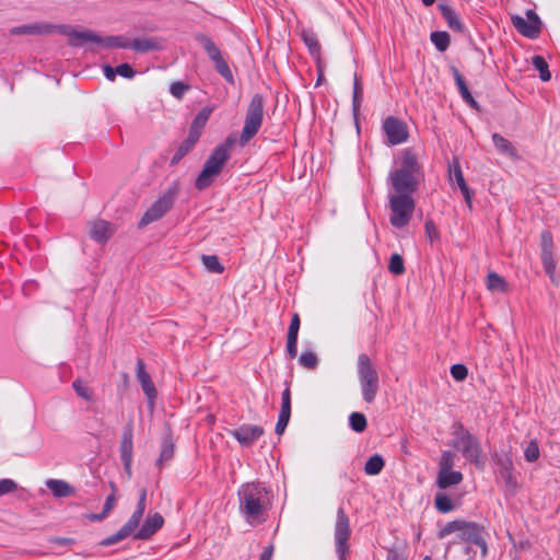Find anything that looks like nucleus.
Listing matches in <instances>:
<instances>
[{
	"instance_id": "1",
	"label": "nucleus",
	"mask_w": 560,
	"mask_h": 560,
	"mask_svg": "<svg viewBox=\"0 0 560 560\" xmlns=\"http://www.w3.org/2000/svg\"><path fill=\"white\" fill-rule=\"evenodd\" d=\"M240 512L248 524L261 523L271 504V491L262 482H247L237 491Z\"/></svg>"
},
{
	"instance_id": "2",
	"label": "nucleus",
	"mask_w": 560,
	"mask_h": 560,
	"mask_svg": "<svg viewBox=\"0 0 560 560\" xmlns=\"http://www.w3.org/2000/svg\"><path fill=\"white\" fill-rule=\"evenodd\" d=\"M422 167L416 155L405 150L396 161V167L388 174V182L395 194H407L413 196L422 179Z\"/></svg>"
},
{
	"instance_id": "3",
	"label": "nucleus",
	"mask_w": 560,
	"mask_h": 560,
	"mask_svg": "<svg viewBox=\"0 0 560 560\" xmlns=\"http://www.w3.org/2000/svg\"><path fill=\"white\" fill-rule=\"evenodd\" d=\"M453 442L452 445L462 456L477 468L482 469L485 460L482 458V447L477 436L471 434L462 422H455L452 425Z\"/></svg>"
},
{
	"instance_id": "4",
	"label": "nucleus",
	"mask_w": 560,
	"mask_h": 560,
	"mask_svg": "<svg viewBox=\"0 0 560 560\" xmlns=\"http://www.w3.org/2000/svg\"><path fill=\"white\" fill-rule=\"evenodd\" d=\"M264 119V97L260 94H254L247 106L244 119V126L237 138L241 147L246 145L259 131Z\"/></svg>"
},
{
	"instance_id": "5",
	"label": "nucleus",
	"mask_w": 560,
	"mask_h": 560,
	"mask_svg": "<svg viewBox=\"0 0 560 560\" xmlns=\"http://www.w3.org/2000/svg\"><path fill=\"white\" fill-rule=\"evenodd\" d=\"M358 378L363 400L368 404L373 402L380 389V378L370 357L365 353L358 357Z\"/></svg>"
},
{
	"instance_id": "6",
	"label": "nucleus",
	"mask_w": 560,
	"mask_h": 560,
	"mask_svg": "<svg viewBox=\"0 0 560 560\" xmlns=\"http://www.w3.org/2000/svg\"><path fill=\"white\" fill-rule=\"evenodd\" d=\"M388 206L390 209V224L396 229L407 226L416 208L413 197L407 194H389Z\"/></svg>"
},
{
	"instance_id": "7",
	"label": "nucleus",
	"mask_w": 560,
	"mask_h": 560,
	"mask_svg": "<svg viewBox=\"0 0 560 560\" xmlns=\"http://www.w3.org/2000/svg\"><path fill=\"white\" fill-rule=\"evenodd\" d=\"M229 159L230 153H224L223 150H217L214 148L206 160L201 172L196 178V189L203 190L208 188L213 183L214 177L220 174Z\"/></svg>"
},
{
	"instance_id": "8",
	"label": "nucleus",
	"mask_w": 560,
	"mask_h": 560,
	"mask_svg": "<svg viewBox=\"0 0 560 560\" xmlns=\"http://www.w3.org/2000/svg\"><path fill=\"white\" fill-rule=\"evenodd\" d=\"M178 190L177 183H173L163 194L147 209L138 223V228H144L148 224L160 220L173 207L175 195Z\"/></svg>"
},
{
	"instance_id": "9",
	"label": "nucleus",
	"mask_w": 560,
	"mask_h": 560,
	"mask_svg": "<svg viewBox=\"0 0 560 560\" xmlns=\"http://www.w3.org/2000/svg\"><path fill=\"white\" fill-rule=\"evenodd\" d=\"M51 28H57L59 33L65 34L68 36V43L71 46L74 47H81L85 43H100L102 40V37L98 36L96 33L88 30H75L72 26L67 25H58V26H46V25H39L37 23V34L43 33H50Z\"/></svg>"
},
{
	"instance_id": "10",
	"label": "nucleus",
	"mask_w": 560,
	"mask_h": 560,
	"mask_svg": "<svg viewBox=\"0 0 560 560\" xmlns=\"http://www.w3.org/2000/svg\"><path fill=\"white\" fill-rule=\"evenodd\" d=\"M335 544L336 553L339 560H347L349 551L350 523L349 517L342 508L337 511V520L335 524Z\"/></svg>"
},
{
	"instance_id": "11",
	"label": "nucleus",
	"mask_w": 560,
	"mask_h": 560,
	"mask_svg": "<svg viewBox=\"0 0 560 560\" xmlns=\"http://www.w3.org/2000/svg\"><path fill=\"white\" fill-rule=\"evenodd\" d=\"M526 18L527 19L521 15H513L511 21L520 34L527 38L535 39L541 32L542 22L538 14L530 9L526 11Z\"/></svg>"
},
{
	"instance_id": "12",
	"label": "nucleus",
	"mask_w": 560,
	"mask_h": 560,
	"mask_svg": "<svg viewBox=\"0 0 560 560\" xmlns=\"http://www.w3.org/2000/svg\"><path fill=\"white\" fill-rule=\"evenodd\" d=\"M382 128L386 136V142L389 145H398L408 140L409 133L407 124L395 116L386 117L383 120Z\"/></svg>"
},
{
	"instance_id": "13",
	"label": "nucleus",
	"mask_w": 560,
	"mask_h": 560,
	"mask_svg": "<svg viewBox=\"0 0 560 560\" xmlns=\"http://www.w3.org/2000/svg\"><path fill=\"white\" fill-rule=\"evenodd\" d=\"M485 536V527L475 522H466L462 532L457 534L459 540L478 547L482 557H486L488 552V546Z\"/></svg>"
},
{
	"instance_id": "14",
	"label": "nucleus",
	"mask_w": 560,
	"mask_h": 560,
	"mask_svg": "<svg viewBox=\"0 0 560 560\" xmlns=\"http://www.w3.org/2000/svg\"><path fill=\"white\" fill-rule=\"evenodd\" d=\"M144 511L145 510L136 508L135 512L126 522V524H124L117 533L104 538L100 545L103 547H108L129 537L139 527Z\"/></svg>"
},
{
	"instance_id": "15",
	"label": "nucleus",
	"mask_w": 560,
	"mask_h": 560,
	"mask_svg": "<svg viewBox=\"0 0 560 560\" xmlns=\"http://www.w3.org/2000/svg\"><path fill=\"white\" fill-rule=\"evenodd\" d=\"M264 429L256 424H243L231 431V435L243 446H252L261 435Z\"/></svg>"
},
{
	"instance_id": "16",
	"label": "nucleus",
	"mask_w": 560,
	"mask_h": 560,
	"mask_svg": "<svg viewBox=\"0 0 560 560\" xmlns=\"http://www.w3.org/2000/svg\"><path fill=\"white\" fill-rule=\"evenodd\" d=\"M137 378L148 399L149 407L152 409L154 407L158 392L150 374L145 371L144 363L141 359L137 360Z\"/></svg>"
},
{
	"instance_id": "17",
	"label": "nucleus",
	"mask_w": 560,
	"mask_h": 560,
	"mask_svg": "<svg viewBox=\"0 0 560 560\" xmlns=\"http://www.w3.org/2000/svg\"><path fill=\"white\" fill-rule=\"evenodd\" d=\"M448 177L451 182H455L457 184L466 203L470 208L472 201V192L464 178L463 171L457 159H454L448 164Z\"/></svg>"
},
{
	"instance_id": "18",
	"label": "nucleus",
	"mask_w": 560,
	"mask_h": 560,
	"mask_svg": "<svg viewBox=\"0 0 560 560\" xmlns=\"http://www.w3.org/2000/svg\"><path fill=\"white\" fill-rule=\"evenodd\" d=\"M291 416V393L290 388L287 387L282 392V398H281V409L278 416V421L276 423L275 431L277 434L281 435L285 428L288 427V423L290 421Z\"/></svg>"
},
{
	"instance_id": "19",
	"label": "nucleus",
	"mask_w": 560,
	"mask_h": 560,
	"mask_svg": "<svg viewBox=\"0 0 560 560\" xmlns=\"http://www.w3.org/2000/svg\"><path fill=\"white\" fill-rule=\"evenodd\" d=\"M164 520L161 514L154 513L151 516H148L144 520V523L142 526L136 532L135 538L136 539H148L153 534H155L162 526H163Z\"/></svg>"
},
{
	"instance_id": "20",
	"label": "nucleus",
	"mask_w": 560,
	"mask_h": 560,
	"mask_svg": "<svg viewBox=\"0 0 560 560\" xmlns=\"http://www.w3.org/2000/svg\"><path fill=\"white\" fill-rule=\"evenodd\" d=\"M211 114V109L208 107L202 108L198 112V114L195 116L190 124L189 133L187 137V140H189L192 143H197L199 140L201 132L209 119V116Z\"/></svg>"
},
{
	"instance_id": "21",
	"label": "nucleus",
	"mask_w": 560,
	"mask_h": 560,
	"mask_svg": "<svg viewBox=\"0 0 560 560\" xmlns=\"http://www.w3.org/2000/svg\"><path fill=\"white\" fill-rule=\"evenodd\" d=\"M438 8L441 12L442 18L445 20L447 26L454 32H463L464 24L462 23L458 14L450 4L444 0H440Z\"/></svg>"
},
{
	"instance_id": "22",
	"label": "nucleus",
	"mask_w": 560,
	"mask_h": 560,
	"mask_svg": "<svg viewBox=\"0 0 560 560\" xmlns=\"http://www.w3.org/2000/svg\"><path fill=\"white\" fill-rule=\"evenodd\" d=\"M451 71H452L453 78L455 80L456 86L458 89V92H459L463 101L466 104H468L471 108H478L479 104L471 95V93L466 84V81H465L464 77L460 74V72L458 71V69L453 66V67H451Z\"/></svg>"
},
{
	"instance_id": "23",
	"label": "nucleus",
	"mask_w": 560,
	"mask_h": 560,
	"mask_svg": "<svg viewBox=\"0 0 560 560\" xmlns=\"http://www.w3.org/2000/svg\"><path fill=\"white\" fill-rule=\"evenodd\" d=\"M463 481V474L458 470H439L436 476V486L445 490L452 486H456Z\"/></svg>"
},
{
	"instance_id": "24",
	"label": "nucleus",
	"mask_w": 560,
	"mask_h": 560,
	"mask_svg": "<svg viewBox=\"0 0 560 560\" xmlns=\"http://www.w3.org/2000/svg\"><path fill=\"white\" fill-rule=\"evenodd\" d=\"M132 432L125 431L120 442V457L124 463L125 469L130 472L131 462H132Z\"/></svg>"
},
{
	"instance_id": "25",
	"label": "nucleus",
	"mask_w": 560,
	"mask_h": 560,
	"mask_svg": "<svg viewBox=\"0 0 560 560\" xmlns=\"http://www.w3.org/2000/svg\"><path fill=\"white\" fill-rule=\"evenodd\" d=\"M195 40L202 46L205 51L207 52L209 59L213 62L214 60L222 57L221 50L218 48L215 43L212 40L211 37L203 33H197L195 35Z\"/></svg>"
},
{
	"instance_id": "26",
	"label": "nucleus",
	"mask_w": 560,
	"mask_h": 560,
	"mask_svg": "<svg viewBox=\"0 0 560 560\" xmlns=\"http://www.w3.org/2000/svg\"><path fill=\"white\" fill-rule=\"evenodd\" d=\"M110 224L104 220L95 221L91 229V237L97 243L104 244L112 236Z\"/></svg>"
},
{
	"instance_id": "27",
	"label": "nucleus",
	"mask_w": 560,
	"mask_h": 560,
	"mask_svg": "<svg viewBox=\"0 0 560 560\" xmlns=\"http://www.w3.org/2000/svg\"><path fill=\"white\" fill-rule=\"evenodd\" d=\"M46 486L56 498H66L73 493V488L61 479H48Z\"/></svg>"
},
{
	"instance_id": "28",
	"label": "nucleus",
	"mask_w": 560,
	"mask_h": 560,
	"mask_svg": "<svg viewBox=\"0 0 560 560\" xmlns=\"http://www.w3.org/2000/svg\"><path fill=\"white\" fill-rule=\"evenodd\" d=\"M492 142H493L495 149L501 154L510 156L512 159H516L517 158V151L514 148V145L512 144V142L509 141L508 139H505L500 133L494 132L492 135Z\"/></svg>"
},
{
	"instance_id": "29",
	"label": "nucleus",
	"mask_w": 560,
	"mask_h": 560,
	"mask_svg": "<svg viewBox=\"0 0 560 560\" xmlns=\"http://www.w3.org/2000/svg\"><path fill=\"white\" fill-rule=\"evenodd\" d=\"M161 48V44L155 38L137 37L131 40L130 49L138 52H148L151 50H158Z\"/></svg>"
},
{
	"instance_id": "30",
	"label": "nucleus",
	"mask_w": 560,
	"mask_h": 560,
	"mask_svg": "<svg viewBox=\"0 0 560 560\" xmlns=\"http://www.w3.org/2000/svg\"><path fill=\"white\" fill-rule=\"evenodd\" d=\"M493 462L498 468L499 475L510 470H514L513 459L509 452L501 451L499 453H495L493 455Z\"/></svg>"
},
{
	"instance_id": "31",
	"label": "nucleus",
	"mask_w": 560,
	"mask_h": 560,
	"mask_svg": "<svg viewBox=\"0 0 560 560\" xmlns=\"http://www.w3.org/2000/svg\"><path fill=\"white\" fill-rule=\"evenodd\" d=\"M385 466V460L382 455L374 454L364 464V472L369 476L378 475Z\"/></svg>"
},
{
	"instance_id": "32",
	"label": "nucleus",
	"mask_w": 560,
	"mask_h": 560,
	"mask_svg": "<svg viewBox=\"0 0 560 560\" xmlns=\"http://www.w3.org/2000/svg\"><path fill=\"white\" fill-rule=\"evenodd\" d=\"M430 39L434 47L436 48V50H439L440 52H444L445 50H447L451 44V36L445 31L432 32L430 35Z\"/></svg>"
},
{
	"instance_id": "33",
	"label": "nucleus",
	"mask_w": 560,
	"mask_h": 560,
	"mask_svg": "<svg viewBox=\"0 0 560 560\" xmlns=\"http://www.w3.org/2000/svg\"><path fill=\"white\" fill-rule=\"evenodd\" d=\"M174 455V444L171 436H165L162 441V447L156 465L162 467L164 463L172 459Z\"/></svg>"
},
{
	"instance_id": "34",
	"label": "nucleus",
	"mask_w": 560,
	"mask_h": 560,
	"mask_svg": "<svg viewBox=\"0 0 560 560\" xmlns=\"http://www.w3.org/2000/svg\"><path fill=\"white\" fill-rule=\"evenodd\" d=\"M487 288L491 291L505 292L508 290V282L499 273L491 271L487 276Z\"/></svg>"
},
{
	"instance_id": "35",
	"label": "nucleus",
	"mask_w": 560,
	"mask_h": 560,
	"mask_svg": "<svg viewBox=\"0 0 560 560\" xmlns=\"http://www.w3.org/2000/svg\"><path fill=\"white\" fill-rule=\"evenodd\" d=\"M532 65L539 72V78L541 81L547 82L551 79L548 63L542 56L535 55L532 57Z\"/></svg>"
},
{
	"instance_id": "36",
	"label": "nucleus",
	"mask_w": 560,
	"mask_h": 560,
	"mask_svg": "<svg viewBox=\"0 0 560 560\" xmlns=\"http://www.w3.org/2000/svg\"><path fill=\"white\" fill-rule=\"evenodd\" d=\"M214 69L217 72L229 83L234 84V75L232 70L230 69L228 62L225 59L220 57L219 59L214 60L213 62Z\"/></svg>"
},
{
	"instance_id": "37",
	"label": "nucleus",
	"mask_w": 560,
	"mask_h": 560,
	"mask_svg": "<svg viewBox=\"0 0 560 560\" xmlns=\"http://www.w3.org/2000/svg\"><path fill=\"white\" fill-rule=\"evenodd\" d=\"M363 101V91L359 82V78L354 74L353 79V95H352V112L357 116L360 112V107Z\"/></svg>"
},
{
	"instance_id": "38",
	"label": "nucleus",
	"mask_w": 560,
	"mask_h": 560,
	"mask_svg": "<svg viewBox=\"0 0 560 560\" xmlns=\"http://www.w3.org/2000/svg\"><path fill=\"white\" fill-rule=\"evenodd\" d=\"M201 261L206 269L210 272L222 273L224 271V266L215 255H202Z\"/></svg>"
},
{
	"instance_id": "39",
	"label": "nucleus",
	"mask_w": 560,
	"mask_h": 560,
	"mask_svg": "<svg viewBox=\"0 0 560 560\" xmlns=\"http://www.w3.org/2000/svg\"><path fill=\"white\" fill-rule=\"evenodd\" d=\"M434 504L441 513H448L454 510L453 500L445 493L438 492L434 497Z\"/></svg>"
},
{
	"instance_id": "40",
	"label": "nucleus",
	"mask_w": 560,
	"mask_h": 560,
	"mask_svg": "<svg viewBox=\"0 0 560 560\" xmlns=\"http://www.w3.org/2000/svg\"><path fill=\"white\" fill-rule=\"evenodd\" d=\"M541 262L546 275L555 281V272H556V260L553 258L552 252H541Z\"/></svg>"
},
{
	"instance_id": "41",
	"label": "nucleus",
	"mask_w": 560,
	"mask_h": 560,
	"mask_svg": "<svg viewBox=\"0 0 560 560\" xmlns=\"http://www.w3.org/2000/svg\"><path fill=\"white\" fill-rule=\"evenodd\" d=\"M72 388L75 394L86 401L93 400V392L81 378H75L72 382Z\"/></svg>"
},
{
	"instance_id": "42",
	"label": "nucleus",
	"mask_w": 560,
	"mask_h": 560,
	"mask_svg": "<svg viewBox=\"0 0 560 560\" xmlns=\"http://www.w3.org/2000/svg\"><path fill=\"white\" fill-rule=\"evenodd\" d=\"M195 143L190 142L189 140H184L178 148L176 149L174 155L171 159L170 165L174 166L178 164L194 148Z\"/></svg>"
},
{
	"instance_id": "43",
	"label": "nucleus",
	"mask_w": 560,
	"mask_h": 560,
	"mask_svg": "<svg viewBox=\"0 0 560 560\" xmlns=\"http://www.w3.org/2000/svg\"><path fill=\"white\" fill-rule=\"evenodd\" d=\"M349 425L357 433L363 432L368 425L365 416L357 411L350 413Z\"/></svg>"
},
{
	"instance_id": "44",
	"label": "nucleus",
	"mask_w": 560,
	"mask_h": 560,
	"mask_svg": "<svg viewBox=\"0 0 560 560\" xmlns=\"http://www.w3.org/2000/svg\"><path fill=\"white\" fill-rule=\"evenodd\" d=\"M299 364L305 369L314 370L318 365L317 354L312 350H304L299 357Z\"/></svg>"
},
{
	"instance_id": "45",
	"label": "nucleus",
	"mask_w": 560,
	"mask_h": 560,
	"mask_svg": "<svg viewBox=\"0 0 560 560\" xmlns=\"http://www.w3.org/2000/svg\"><path fill=\"white\" fill-rule=\"evenodd\" d=\"M466 522L464 521H452V522H447L439 532V537L440 538H444L445 536L450 535V534H453V533H457L459 534L464 527Z\"/></svg>"
},
{
	"instance_id": "46",
	"label": "nucleus",
	"mask_w": 560,
	"mask_h": 560,
	"mask_svg": "<svg viewBox=\"0 0 560 560\" xmlns=\"http://www.w3.org/2000/svg\"><path fill=\"white\" fill-rule=\"evenodd\" d=\"M388 270L395 276H399L405 272L404 259L399 254H393L390 256Z\"/></svg>"
},
{
	"instance_id": "47",
	"label": "nucleus",
	"mask_w": 560,
	"mask_h": 560,
	"mask_svg": "<svg viewBox=\"0 0 560 560\" xmlns=\"http://www.w3.org/2000/svg\"><path fill=\"white\" fill-rule=\"evenodd\" d=\"M302 39L312 55L319 54L320 46L314 33L304 31Z\"/></svg>"
},
{
	"instance_id": "48",
	"label": "nucleus",
	"mask_w": 560,
	"mask_h": 560,
	"mask_svg": "<svg viewBox=\"0 0 560 560\" xmlns=\"http://www.w3.org/2000/svg\"><path fill=\"white\" fill-rule=\"evenodd\" d=\"M540 451L537 441L532 440L524 450V457L528 463H534L539 458Z\"/></svg>"
},
{
	"instance_id": "49",
	"label": "nucleus",
	"mask_w": 560,
	"mask_h": 560,
	"mask_svg": "<svg viewBox=\"0 0 560 560\" xmlns=\"http://www.w3.org/2000/svg\"><path fill=\"white\" fill-rule=\"evenodd\" d=\"M455 454L451 451H443L439 462V470H452Z\"/></svg>"
},
{
	"instance_id": "50",
	"label": "nucleus",
	"mask_w": 560,
	"mask_h": 560,
	"mask_svg": "<svg viewBox=\"0 0 560 560\" xmlns=\"http://www.w3.org/2000/svg\"><path fill=\"white\" fill-rule=\"evenodd\" d=\"M450 372H451L452 377L457 382L464 381L468 375L467 366L462 363L453 364L451 366Z\"/></svg>"
},
{
	"instance_id": "51",
	"label": "nucleus",
	"mask_w": 560,
	"mask_h": 560,
	"mask_svg": "<svg viewBox=\"0 0 560 560\" xmlns=\"http://www.w3.org/2000/svg\"><path fill=\"white\" fill-rule=\"evenodd\" d=\"M115 502H116L115 494L114 493L109 494L106 498L105 503L103 505V512L101 514H94L92 516V520H96V521L103 520L107 515V513L114 508Z\"/></svg>"
},
{
	"instance_id": "52",
	"label": "nucleus",
	"mask_w": 560,
	"mask_h": 560,
	"mask_svg": "<svg viewBox=\"0 0 560 560\" xmlns=\"http://www.w3.org/2000/svg\"><path fill=\"white\" fill-rule=\"evenodd\" d=\"M189 89V85L180 82V81H176V82H173L170 86V93L175 97V98H178L180 100L185 92L188 91Z\"/></svg>"
},
{
	"instance_id": "53",
	"label": "nucleus",
	"mask_w": 560,
	"mask_h": 560,
	"mask_svg": "<svg viewBox=\"0 0 560 560\" xmlns=\"http://www.w3.org/2000/svg\"><path fill=\"white\" fill-rule=\"evenodd\" d=\"M115 72L117 75H120L125 79H132L136 75V71L129 63H120L115 68Z\"/></svg>"
},
{
	"instance_id": "54",
	"label": "nucleus",
	"mask_w": 560,
	"mask_h": 560,
	"mask_svg": "<svg viewBox=\"0 0 560 560\" xmlns=\"http://www.w3.org/2000/svg\"><path fill=\"white\" fill-rule=\"evenodd\" d=\"M514 470H510L503 474H500V477L504 480L508 489L515 491L517 488V480L513 474Z\"/></svg>"
},
{
	"instance_id": "55",
	"label": "nucleus",
	"mask_w": 560,
	"mask_h": 560,
	"mask_svg": "<svg viewBox=\"0 0 560 560\" xmlns=\"http://www.w3.org/2000/svg\"><path fill=\"white\" fill-rule=\"evenodd\" d=\"M552 235L549 231L541 232V252H552Z\"/></svg>"
},
{
	"instance_id": "56",
	"label": "nucleus",
	"mask_w": 560,
	"mask_h": 560,
	"mask_svg": "<svg viewBox=\"0 0 560 560\" xmlns=\"http://www.w3.org/2000/svg\"><path fill=\"white\" fill-rule=\"evenodd\" d=\"M16 489V483L12 479L0 480V497L10 493Z\"/></svg>"
},
{
	"instance_id": "57",
	"label": "nucleus",
	"mask_w": 560,
	"mask_h": 560,
	"mask_svg": "<svg viewBox=\"0 0 560 560\" xmlns=\"http://www.w3.org/2000/svg\"><path fill=\"white\" fill-rule=\"evenodd\" d=\"M237 141L236 139V135L235 133H231L230 136H228L225 138V140L221 143H219L215 149L217 150H223L224 153H229L230 149L234 145V143Z\"/></svg>"
},
{
	"instance_id": "58",
	"label": "nucleus",
	"mask_w": 560,
	"mask_h": 560,
	"mask_svg": "<svg viewBox=\"0 0 560 560\" xmlns=\"http://www.w3.org/2000/svg\"><path fill=\"white\" fill-rule=\"evenodd\" d=\"M11 35H22V34H35V25H21L15 26L10 30Z\"/></svg>"
},
{
	"instance_id": "59",
	"label": "nucleus",
	"mask_w": 560,
	"mask_h": 560,
	"mask_svg": "<svg viewBox=\"0 0 560 560\" xmlns=\"http://www.w3.org/2000/svg\"><path fill=\"white\" fill-rule=\"evenodd\" d=\"M424 230L427 236L430 238L431 242L439 238V232L433 221H427L424 224Z\"/></svg>"
},
{
	"instance_id": "60",
	"label": "nucleus",
	"mask_w": 560,
	"mask_h": 560,
	"mask_svg": "<svg viewBox=\"0 0 560 560\" xmlns=\"http://www.w3.org/2000/svg\"><path fill=\"white\" fill-rule=\"evenodd\" d=\"M117 40L118 36H107L105 38L102 37V40L97 44L106 48H114L116 47Z\"/></svg>"
},
{
	"instance_id": "61",
	"label": "nucleus",
	"mask_w": 560,
	"mask_h": 560,
	"mask_svg": "<svg viewBox=\"0 0 560 560\" xmlns=\"http://www.w3.org/2000/svg\"><path fill=\"white\" fill-rule=\"evenodd\" d=\"M386 560H407V558L402 552L392 548L387 551Z\"/></svg>"
},
{
	"instance_id": "62",
	"label": "nucleus",
	"mask_w": 560,
	"mask_h": 560,
	"mask_svg": "<svg viewBox=\"0 0 560 560\" xmlns=\"http://www.w3.org/2000/svg\"><path fill=\"white\" fill-rule=\"evenodd\" d=\"M300 324H301V322H300L299 314L294 313L291 317V322H290L288 330L299 332Z\"/></svg>"
},
{
	"instance_id": "63",
	"label": "nucleus",
	"mask_w": 560,
	"mask_h": 560,
	"mask_svg": "<svg viewBox=\"0 0 560 560\" xmlns=\"http://www.w3.org/2000/svg\"><path fill=\"white\" fill-rule=\"evenodd\" d=\"M104 75L108 81H114L117 72H115V68L110 67L109 65H105L103 67Z\"/></svg>"
},
{
	"instance_id": "64",
	"label": "nucleus",
	"mask_w": 560,
	"mask_h": 560,
	"mask_svg": "<svg viewBox=\"0 0 560 560\" xmlns=\"http://www.w3.org/2000/svg\"><path fill=\"white\" fill-rule=\"evenodd\" d=\"M273 553V546L268 545L264 548L262 552L260 553L259 560H271Z\"/></svg>"
}]
</instances>
